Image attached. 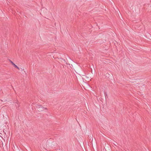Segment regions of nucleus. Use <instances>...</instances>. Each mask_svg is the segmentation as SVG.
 I'll return each instance as SVG.
<instances>
[{
  "label": "nucleus",
  "instance_id": "20e7f679",
  "mask_svg": "<svg viewBox=\"0 0 151 151\" xmlns=\"http://www.w3.org/2000/svg\"><path fill=\"white\" fill-rule=\"evenodd\" d=\"M59 59H61V60H61V61L62 62V63H64V64H67V62L66 61V60H65L64 59L62 58H59Z\"/></svg>",
  "mask_w": 151,
  "mask_h": 151
},
{
  "label": "nucleus",
  "instance_id": "f03ea898",
  "mask_svg": "<svg viewBox=\"0 0 151 151\" xmlns=\"http://www.w3.org/2000/svg\"><path fill=\"white\" fill-rule=\"evenodd\" d=\"M51 139H49V140H48L47 141V143H48V144L49 145V146H54V144H55V142H52V144H50L51 143V142H50V140H51Z\"/></svg>",
  "mask_w": 151,
  "mask_h": 151
},
{
  "label": "nucleus",
  "instance_id": "f257e3e1",
  "mask_svg": "<svg viewBox=\"0 0 151 151\" xmlns=\"http://www.w3.org/2000/svg\"><path fill=\"white\" fill-rule=\"evenodd\" d=\"M36 108L39 111H43L44 109H47V108L43 107L42 105H37L36 106Z\"/></svg>",
  "mask_w": 151,
  "mask_h": 151
},
{
  "label": "nucleus",
  "instance_id": "7ed1b4c3",
  "mask_svg": "<svg viewBox=\"0 0 151 151\" xmlns=\"http://www.w3.org/2000/svg\"><path fill=\"white\" fill-rule=\"evenodd\" d=\"M9 61L12 64L14 65L15 68H17L19 70V68L17 65H16L11 60H9Z\"/></svg>",
  "mask_w": 151,
  "mask_h": 151
}]
</instances>
